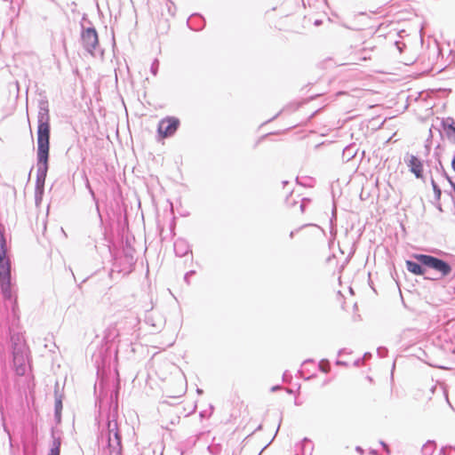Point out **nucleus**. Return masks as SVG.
<instances>
[{"instance_id": "1a4fd4ad", "label": "nucleus", "mask_w": 455, "mask_h": 455, "mask_svg": "<svg viewBox=\"0 0 455 455\" xmlns=\"http://www.w3.org/2000/svg\"><path fill=\"white\" fill-rule=\"evenodd\" d=\"M406 267L409 272L417 275H423L426 272V269L418 261L413 262L411 260H406Z\"/></svg>"}, {"instance_id": "f8f14e48", "label": "nucleus", "mask_w": 455, "mask_h": 455, "mask_svg": "<svg viewBox=\"0 0 455 455\" xmlns=\"http://www.w3.org/2000/svg\"><path fill=\"white\" fill-rule=\"evenodd\" d=\"M169 28L170 24L167 20H163V22L161 20H158V23L156 28V31H160L161 34H166Z\"/></svg>"}, {"instance_id": "39448f33", "label": "nucleus", "mask_w": 455, "mask_h": 455, "mask_svg": "<svg viewBox=\"0 0 455 455\" xmlns=\"http://www.w3.org/2000/svg\"><path fill=\"white\" fill-rule=\"evenodd\" d=\"M108 452L109 455H122L121 435L116 427L108 424Z\"/></svg>"}, {"instance_id": "9d476101", "label": "nucleus", "mask_w": 455, "mask_h": 455, "mask_svg": "<svg viewBox=\"0 0 455 455\" xmlns=\"http://www.w3.org/2000/svg\"><path fill=\"white\" fill-rule=\"evenodd\" d=\"M55 415L58 420H60L61 411H62V397L61 395H58L55 398Z\"/></svg>"}, {"instance_id": "f03ea898", "label": "nucleus", "mask_w": 455, "mask_h": 455, "mask_svg": "<svg viewBox=\"0 0 455 455\" xmlns=\"http://www.w3.org/2000/svg\"><path fill=\"white\" fill-rule=\"evenodd\" d=\"M38 123L37 158L38 163L43 164L46 170L50 148V124L48 116H41Z\"/></svg>"}, {"instance_id": "f257e3e1", "label": "nucleus", "mask_w": 455, "mask_h": 455, "mask_svg": "<svg viewBox=\"0 0 455 455\" xmlns=\"http://www.w3.org/2000/svg\"><path fill=\"white\" fill-rule=\"evenodd\" d=\"M7 243L4 230L0 225V286L3 295L6 299L12 297L11 259L7 256Z\"/></svg>"}, {"instance_id": "20e7f679", "label": "nucleus", "mask_w": 455, "mask_h": 455, "mask_svg": "<svg viewBox=\"0 0 455 455\" xmlns=\"http://www.w3.org/2000/svg\"><path fill=\"white\" fill-rule=\"evenodd\" d=\"M412 257L423 267L437 272L441 277H445L451 273V267L443 259L427 254H414Z\"/></svg>"}, {"instance_id": "9b49d317", "label": "nucleus", "mask_w": 455, "mask_h": 455, "mask_svg": "<svg viewBox=\"0 0 455 455\" xmlns=\"http://www.w3.org/2000/svg\"><path fill=\"white\" fill-rule=\"evenodd\" d=\"M61 442L60 438H55L52 443V447L48 455H60Z\"/></svg>"}, {"instance_id": "423d86ee", "label": "nucleus", "mask_w": 455, "mask_h": 455, "mask_svg": "<svg viewBox=\"0 0 455 455\" xmlns=\"http://www.w3.org/2000/svg\"><path fill=\"white\" fill-rule=\"evenodd\" d=\"M180 125L178 118L173 116H168L162 119L158 124V134L161 138L164 139L173 135Z\"/></svg>"}, {"instance_id": "7ed1b4c3", "label": "nucleus", "mask_w": 455, "mask_h": 455, "mask_svg": "<svg viewBox=\"0 0 455 455\" xmlns=\"http://www.w3.org/2000/svg\"><path fill=\"white\" fill-rule=\"evenodd\" d=\"M13 341V366L16 373L25 375L29 365V348L22 337H12Z\"/></svg>"}, {"instance_id": "6e6552de", "label": "nucleus", "mask_w": 455, "mask_h": 455, "mask_svg": "<svg viewBox=\"0 0 455 455\" xmlns=\"http://www.w3.org/2000/svg\"><path fill=\"white\" fill-rule=\"evenodd\" d=\"M82 43L84 47L90 52L98 45V34L94 28H86L82 33Z\"/></svg>"}, {"instance_id": "4468645a", "label": "nucleus", "mask_w": 455, "mask_h": 455, "mask_svg": "<svg viewBox=\"0 0 455 455\" xmlns=\"http://www.w3.org/2000/svg\"><path fill=\"white\" fill-rule=\"evenodd\" d=\"M448 128L455 133V123H452Z\"/></svg>"}, {"instance_id": "2eb2a0df", "label": "nucleus", "mask_w": 455, "mask_h": 455, "mask_svg": "<svg viewBox=\"0 0 455 455\" xmlns=\"http://www.w3.org/2000/svg\"><path fill=\"white\" fill-rule=\"evenodd\" d=\"M451 166H452V169L455 171V156H454V158L451 161Z\"/></svg>"}, {"instance_id": "ddd939ff", "label": "nucleus", "mask_w": 455, "mask_h": 455, "mask_svg": "<svg viewBox=\"0 0 455 455\" xmlns=\"http://www.w3.org/2000/svg\"><path fill=\"white\" fill-rule=\"evenodd\" d=\"M432 185H433V188L435 193V196L439 199L441 196V189L437 187V185L435 184V182L434 180H432Z\"/></svg>"}, {"instance_id": "0eeeda50", "label": "nucleus", "mask_w": 455, "mask_h": 455, "mask_svg": "<svg viewBox=\"0 0 455 455\" xmlns=\"http://www.w3.org/2000/svg\"><path fill=\"white\" fill-rule=\"evenodd\" d=\"M406 164L409 171L415 176L416 179L424 180V164L423 161L414 155H410L407 157Z\"/></svg>"}]
</instances>
